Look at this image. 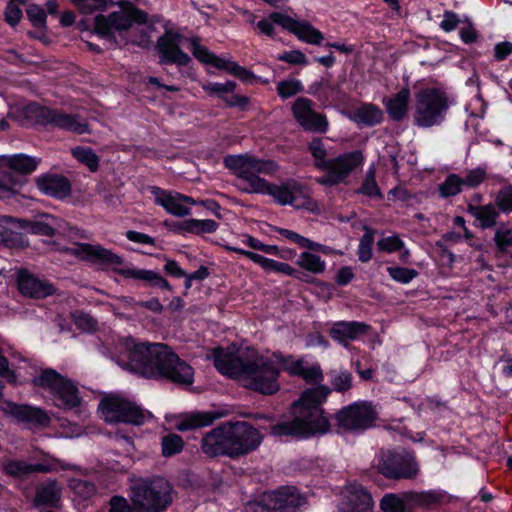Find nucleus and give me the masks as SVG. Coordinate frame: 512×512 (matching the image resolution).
Instances as JSON below:
<instances>
[{"instance_id":"obj_10","label":"nucleus","mask_w":512,"mask_h":512,"mask_svg":"<svg viewBox=\"0 0 512 512\" xmlns=\"http://www.w3.org/2000/svg\"><path fill=\"white\" fill-rule=\"evenodd\" d=\"M264 189L260 194L272 196L280 205H291L296 209H313V201L309 189L295 179H287L280 185L265 181Z\"/></svg>"},{"instance_id":"obj_35","label":"nucleus","mask_w":512,"mask_h":512,"mask_svg":"<svg viewBox=\"0 0 512 512\" xmlns=\"http://www.w3.org/2000/svg\"><path fill=\"white\" fill-rule=\"evenodd\" d=\"M60 497L61 489L57 485V482L55 480L49 481L46 484H41L36 487L34 505L55 507L60 500Z\"/></svg>"},{"instance_id":"obj_60","label":"nucleus","mask_w":512,"mask_h":512,"mask_svg":"<svg viewBox=\"0 0 512 512\" xmlns=\"http://www.w3.org/2000/svg\"><path fill=\"white\" fill-rule=\"evenodd\" d=\"M26 13L28 19L35 27L44 28L46 26V13L41 7L34 4L30 5L27 8Z\"/></svg>"},{"instance_id":"obj_15","label":"nucleus","mask_w":512,"mask_h":512,"mask_svg":"<svg viewBox=\"0 0 512 512\" xmlns=\"http://www.w3.org/2000/svg\"><path fill=\"white\" fill-rule=\"evenodd\" d=\"M377 419V412L367 402H356L342 408L336 414V420L340 427L350 430H365L373 426Z\"/></svg>"},{"instance_id":"obj_27","label":"nucleus","mask_w":512,"mask_h":512,"mask_svg":"<svg viewBox=\"0 0 512 512\" xmlns=\"http://www.w3.org/2000/svg\"><path fill=\"white\" fill-rule=\"evenodd\" d=\"M369 330V325L362 322H337L330 330V336L345 346L349 341L357 339L359 336L365 335Z\"/></svg>"},{"instance_id":"obj_40","label":"nucleus","mask_w":512,"mask_h":512,"mask_svg":"<svg viewBox=\"0 0 512 512\" xmlns=\"http://www.w3.org/2000/svg\"><path fill=\"white\" fill-rule=\"evenodd\" d=\"M218 223L212 219L197 220L189 219L177 226V229L183 230L192 234L201 235L205 233H213L217 230Z\"/></svg>"},{"instance_id":"obj_14","label":"nucleus","mask_w":512,"mask_h":512,"mask_svg":"<svg viewBox=\"0 0 512 512\" xmlns=\"http://www.w3.org/2000/svg\"><path fill=\"white\" fill-rule=\"evenodd\" d=\"M363 159L364 157L360 150L344 153L334 159H330L326 167L322 169L326 174L319 177L317 182L326 186L342 183L354 169L362 164Z\"/></svg>"},{"instance_id":"obj_28","label":"nucleus","mask_w":512,"mask_h":512,"mask_svg":"<svg viewBox=\"0 0 512 512\" xmlns=\"http://www.w3.org/2000/svg\"><path fill=\"white\" fill-rule=\"evenodd\" d=\"M152 193L155 196V202L162 206L168 213L177 217L190 214V208L184 206L181 202L180 193L172 194L158 187H154Z\"/></svg>"},{"instance_id":"obj_26","label":"nucleus","mask_w":512,"mask_h":512,"mask_svg":"<svg viewBox=\"0 0 512 512\" xmlns=\"http://www.w3.org/2000/svg\"><path fill=\"white\" fill-rule=\"evenodd\" d=\"M38 161L25 154L0 157V168L11 174L25 178L26 175L36 170Z\"/></svg>"},{"instance_id":"obj_41","label":"nucleus","mask_w":512,"mask_h":512,"mask_svg":"<svg viewBox=\"0 0 512 512\" xmlns=\"http://www.w3.org/2000/svg\"><path fill=\"white\" fill-rule=\"evenodd\" d=\"M382 116V111L372 104L363 105L355 111V119L367 126L380 123Z\"/></svg>"},{"instance_id":"obj_52","label":"nucleus","mask_w":512,"mask_h":512,"mask_svg":"<svg viewBox=\"0 0 512 512\" xmlns=\"http://www.w3.org/2000/svg\"><path fill=\"white\" fill-rule=\"evenodd\" d=\"M495 203L502 212H512V185H506L497 192Z\"/></svg>"},{"instance_id":"obj_48","label":"nucleus","mask_w":512,"mask_h":512,"mask_svg":"<svg viewBox=\"0 0 512 512\" xmlns=\"http://www.w3.org/2000/svg\"><path fill=\"white\" fill-rule=\"evenodd\" d=\"M309 151L315 159V167L322 170L326 167L330 159H327V150L320 138H314L309 143Z\"/></svg>"},{"instance_id":"obj_53","label":"nucleus","mask_w":512,"mask_h":512,"mask_svg":"<svg viewBox=\"0 0 512 512\" xmlns=\"http://www.w3.org/2000/svg\"><path fill=\"white\" fill-rule=\"evenodd\" d=\"M75 325L86 332L95 331L97 328V321L89 314L82 311H75L71 314Z\"/></svg>"},{"instance_id":"obj_63","label":"nucleus","mask_w":512,"mask_h":512,"mask_svg":"<svg viewBox=\"0 0 512 512\" xmlns=\"http://www.w3.org/2000/svg\"><path fill=\"white\" fill-rule=\"evenodd\" d=\"M494 241L501 252H506L508 246H512V231L499 228L495 232Z\"/></svg>"},{"instance_id":"obj_31","label":"nucleus","mask_w":512,"mask_h":512,"mask_svg":"<svg viewBox=\"0 0 512 512\" xmlns=\"http://www.w3.org/2000/svg\"><path fill=\"white\" fill-rule=\"evenodd\" d=\"M49 467L45 464H29L22 460H7L3 464V472L14 478H24L33 473H46Z\"/></svg>"},{"instance_id":"obj_47","label":"nucleus","mask_w":512,"mask_h":512,"mask_svg":"<svg viewBox=\"0 0 512 512\" xmlns=\"http://www.w3.org/2000/svg\"><path fill=\"white\" fill-rule=\"evenodd\" d=\"M358 193L366 195L368 197L382 199L383 195L380 191V188L376 182L375 177V169L370 168L366 173V176L362 182L361 187L358 190Z\"/></svg>"},{"instance_id":"obj_39","label":"nucleus","mask_w":512,"mask_h":512,"mask_svg":"<svg viewBox=\"0 0 512 512\" xmlns=\"http://www.w3.org/2000/svg\"><path fill=\"white\" fill-rule=\"evenodd\" d=\"M468 211L480 221V225L483 229L491 228L495 226L496 219L499 216V212L496 207L492 204L483 206H470Z\"/></svg>"},{"instance_id":"obj_16","label":"nucleus","mask_w":512,"mask_h":512,"mask_svg":"<svg viewBox=\"0 0 512 512\" xmlns=\"http://www.w3.org/2000/svg\"><path fill=\"white\" fill-rule=\"evenodd\" d=\"M62 253L71 254L80 260L90 262L101 268L118 266L123 263L122 257L101 245L78 243L76 247H59Z\"/></svg>"},{"instance_id":"obj_38","label":"nucleus","mask_w":512,"mask_h":512,"mask_svg":"<svg viewBox=\"0 0 512 512\" xmlns=\"http://www.w3.org/2000/svg\"><path fill=\"white\" fill-rule=\"evenodd\" d=\"M20 228L28 229L32 234L51 237L56 234V219L46 215L44 219L37 221L23 220Z\"/></svg>"},{"instance_id":"obj_61","label":"nucleus","mask_w":512,"mask_h":512,"mask_svg":"<svg viewBox=\"0 0 512 512\" xmlns=\"http://www.w3.org/2000/svg\"><path fill=\"white\" fill-rule=\"evenodd\" d=\"M110 512H135L134 505L122 496H113L109 501Z\"/></svg>"},{"instance_id":"obj_6","label":"nucleus","mask_w":512,"mask_h":512,"mask_svg":"<svg viewBox=\"0 0 512 512\" xmlns=\"http://www.w3.org/2000/svg\"><path fill=\"white\" fill-rule=\"evenodd\" d=\"M373 467L385 479L394 481L413 480L419 474L415 456L406 450L381 449Z\"/></svg>"},{"instance_id":"obj_13","label":"nucleus","mask_w":512,"mask_h":512,"mask_svg":"<svg viewBox=\"0 0 512 512\" xmlns=\"http://www.w3.org/2000/svg\"><path fill=\"white\" fill-rule=\"evenodd\" d=\"M147 20L148 16L144 11L130 7L126 10L113 12L108 17L102 14L97 15L95 17V30L99 35L115 41V37L111 32L112 29L117 31L127 30L133 22L143 24Z\"/></svg>"},{"instance_id":"obj_33","label":"nucleus","mask_w":512,"mask_h":512,"mask_svg":"<svg viewBox=\"0 0 512 512\" xmlns=\"http://www.w3.org/2000/svg\"><path fill=\"white\" fill-rule=\"evenodd\" d=\"M120 274L125 278H132L136 280L143 281L149 285L157 286L168 291H171L172 288L170 284L164 279L159 273L154 272L152 270L145 269H125L121 270Z\"/></svg>"},{"instance_id":"obj_55","label":"nucleus","mask_w":512,"mask_h":512,"mask_svg":"<svg viewBox=\"0 0 512 512\" xmlns=\"http://www.w3.org/2000/svg\"><path fill=\"white\" fill-rule=\"evenodd\" d=\"M279 233L286 237L287 239L295 242L298 244L301 248H308L311 250H317L320 248V245L317 243L312 242L311 240L299 235L298 233L288 230V229H280Z\"/></svg>"},{"instance_id":"obj_57","label":"nucleus","mask_w":512,"mask_h":512,"mask_svg":"<svg viewBox=\"0 0 512 512\" xmlns=\"http://www.w3.org/2000/svg\"><path fill=\"white\" fill-rule=\"evenodd\" d=\"M71 488L78 496L84 499L92 497L96 492V488L93 483L81 479L73 480L71 482Z\"/></svg>"},{"instance_id":"obj_17","label":"nucleus","mask_w":512,"mask_h":512,"mask_svg":"<svg viewBox=\"0 0 512 512\" xmlns=\"http://www.w3.org/2000/svg\"><path fill=\"white\" fill-rule=\"evenodd\" d=\"M312 100L299 97L292 105V114L296 122L308 132L325 133L328 130V120L324 114L313 108Z\"/></svg>"},{"instance_id":"obj_20","label":"nucleus","mask_w":512,"mask_h":512,"mask_svg":"<svg viewBox=\"0 0 512 512\" xmlns=\"http://www.w3.org/2000/svg\"><path fill=\"white\" fill-rule=\"evenodd\" d=\"M343 495L339 512H372L373 500L363 485L350 483L344 487Z\"/></svg>"},{"instance_id":"obj_43","label":"nucleus","mask_w":512,"mask_h":512,"mask_svg":"<svg viewBox=\"0 0 512 512\" xmlns=\"http://www.w3.org/2000/svg\"><path fill=\"white\" fill-rule=\"evenodd\" d=\"M161 447L162 455L164 457H171L179 454L183 450L184 440L178 434L169 433L162 437Z\"/></svg>"},{"instance_id":"obj_37","label":"nucleus","mask_w":512,"mask_h":512,"mask_svg":"<svg viewBox=\"0 0 512 512\" xmlns=\"http://www.w3.org/2000/svg\"><path fill=\"white\" fill-rule=\"evenodd\" d=\"M64 376L58 373L56 370L46 368L41 370L37 377L32 379L34 386L40 387L47 390L51 395L59 388V385L63 383Z\"/></svg>"},{"instance_id":"obj_3","label":"nucleus","mask_w":512,"mask_h":512,"mask_svg":"<svg viewBox=\"0 0 512 512\" xmlns=\"http://www.w3.org/2000/svg\"><path fill=\"white\" fill-rule=\"evenodd\" d=\"M331 391L327 385L306 389L291 406L292 418L271 426V434L305 438L326 433L330 428V423L323 415L321 404Z\"/></svg>"},{"instance_id":"obj_25","label":"nucleus","mask_w":512,"mask_h":512,"mask_svg":"<svg viewBox=\"0 0 512 512\" xmlns=\"http://www.w3.org/2000/svg\"><path fill=\"white\" fill-rule=\"evenodd\" d=\"M39 190L45 195L55 198H65L71 192V185L68 179L60 175H43L36 179Z\"/></svg>"},{"instance_id":"obj_44","label":"nucleus","mask_w":512,"mask_h":512,"mask_svg":"<svg viewBox=\"0 0 512 512\" xmlns=\"http://www.w3.org/2000/svg\"><path fill=\"white\" fill-rule=\"evenodd\" d=\"M363 230L364 234L358 246V257L361 262L366 263L372 258V245L374 243L375 231L368 226H364Z\"/></svg>"},{"instance_id":"obj_51","label":"nucleus","mask_w":512,"mask_h":512,"mask_svg":"<svg viewBox=\"0 0 512 512\" xmlns=\"http://www.w3.org/2000/svg\"><path fill=\"white\" fill-rule=\"evenodd\" d=\"M384 512H406L405 501L396 494H386L380 502Z\"/></svg>"},{"instance_id":"obj_36","label":"nucleus","mask_w":512,"mask_h":512,"mask_svg":"<svg viewBox=\"0 0 512 512\" xmlns=\"http://www.w3.org/2000/svg\"><path fill=\"white\" fill-rule=\"evenodd\" d=\"M26 183V178L0 168V199H9L19 193L20 188Z\"/></svg>"},{"instance_id":"obj_7","label":"nucleus","mask_w":512,"mask_h":512,"mask_svg":"<svg viewBox=\"0 0 512 512\" xmlns=\"http://www.w3.org/2000/svg\"><path fill=\"white\" fill-rule=\"evenodd\" d=\"M449 107L446 94L436 88H426L415 95L414 124L421 128L440 125Z\"/></svg>"},{"instance_id":"obj_42","label":"nucleus","mask_w":512,"mask_h":512,"mask_svg":"<svg viewBox=\"0 0 512 512\" xmlns=\"http://www.w3.org/2000/svg\"><path fill=\"white\" fill-rule=\"evenodd\" d=\"M71 153L75 159L86 165L91 172L98 170L99 157L91 148L77 146L72 148Z\"/></svg>"},{"instance_id":"obj_34","label":"nucleus","mask_w":512,"mask_h":512,"mask_svg":"<svg viewBox=\"0 0 512 512\" xmlns=\"http://www.w3.org/2000/svg\"><path fill=\"white\" fill-rule=\"evenodd\" d=\"M218 415L212 412H193L185 415L178 423L177 430L188 431L211 425Z\"/></svg>"},{"instance_id":"obj_62","label":"nucleus","mask_w":512,"mask_h":512,"mask_svg":"<svg viewBox=\"0 0 512 512\" xmlns=\"http://www.w3.org/2000/svg\"><path fill=\"white\" fill-rule=\"evenodd\" d=\"M331 383L335 391L346 392L352 387V375L349 372H340Z\"/></svg>"},{"instance_id":"obj_23","label":"nucleus","mask_w":512,"mask_h":512,"mask_svg":"<svg viewBox=\"0 0 512 512\" xmlns=\"http://www.w3.org/2000/svg\"><path fill=\"white\" fill-rule=\"evenodd\" d=\"M202 452L210 458L227 456L230 458L229 440L225 423L207 432L201 440Z\"/></svg>"},{"instance_id":"obj_58","label":"nucleus","mask_w":512,"mask_h":512,"mask_svg":"<svg viewBox=\"0 0 512 512\" xmlns=\"http://www.w3.org/2000/svg\"><path fill=\"white\" fill-rule=\"evenodd\" d=\"M389 275L396 281L408 283L417 276V271L404 267H389L387 269Z\"/></svg>"},{"instance_id":"obj_50","label":"nucleus","mask_w":512,"mask_h":512,"mask_svg":"<svg viewBox=\"0 0 512 512\" xmlns=\"http://www.w3.org/2000/svg\"><path fill=\"white\" fill-rule=\"evenodd\" d=\"M276 90L281 98L287 99L300 93L303 86L299 80L291 78L278 82Z\"/></svg>"},{"instance_id":"obj_49","label":"nucleus","mask_w":512,"mask_h":512,"mask_svg":"<svg viewBox=\"0 0 512 512\" xmlns=\"http://www.w3.org/2000/svg\"><path fill=\"white\" fill-rule=\"evenodd\" d=\"M462 186V178L456 174H451L439 185V192L442 197L455 196L461 192Z\"/></svg>"},{"instance_id":"obj_21","label":"nucleus","mask_w":512,"mask_h":512,"mask_svg":"<svg viewBox=\"0 0 512 512\" xmlns=\"http://www.w3.org/2000/svg\"><path fill=\"white\" fill-rule=\"evenodd\" d=\"M19 292L28 298L42 299L56 293V288L45 279H40L27 269H20L17 273Z\"/></svg>"},{"instance_id":"obj_29","label":"nucleus","mask_w":512,"mask_h":512,"mask_svg":"<svg viewBox=\"0 0 512 512\" xmlns=\"http://www.w3.org/2000/svg\"><path fill=\"white\" fill-rule=\"evenodd\" d=\"M56 406L63 409H73L80 405L81 397L76 385L68 378L64 377L63 383L52 395Z\"/></svg>"},{"instance_id":"obj_59","label":"nucleus","mask_w":512,"mask_h":512,"mask_svg":"<svg viewBox=\"0 0 512 512\" xmlns=\"http://www.w3.org/2000/svg\"><path fill=\"white\" fill-rule=\"evenodd\" d=\"M377 247L380 251L392 253L402 250L404 243L398 236H390L380 239L377 242Z\"/></svg>"},{"instance_id":"obj_32","label":"nucleus","mask_w":512,"mask_h":512,"mask_svg":"<svg viewBox=\"0 0 512 512\" xmlns=\"http://www.w3.org/2000/svg\"><path fill=\"white\" fill-rule=\"evenodd\" d=\"M410 90L402 88L386 102V109L389 117L394 121L403 120L408 112Z\"/></svg>"},{"instance_id":"obj_45","label":"nucleus","mask_w":512,"mask_h":512,"mask_svg":"<svg viewBox=\"0 0 512 512\" xmlns=\"http://www.w3.org/2000/svg\"><path fill=\"white\" fill-rule=\"evenodd\" d=\"M297 264L314 274L322 273L325 270V262L321 260L320 256L309 252L301 253Z\"/></svg>"},{"instance_id":"obj_46","label":"nucleus","mask_w":512,"mask_h":512,"mask_svg":"<svg viewBox=\"0 0 512 512\" xmlns=\"http://www.w3.org/2000/svg\"><path fill=\"white\" fill-rule=\"evenodd\" d=\"M405 500L415 507L428 508L439 501L434 492H409L405 494Z\"/></svg>"},{"instance_id":"obj_56","label":"nucleus","mask_w":512,"mask_h":512,"mask_svg":"<svg viewBox=\"0 0 512 512\" xmlns=\"http://www.w3.org/2000/svg\"><path fill=\"white\" fill-rule=\"evenodd\" d=\"M193 56L200 62L208 64L211 61L213 53H211L205 46L201 45L200 38L193 37L189 40Z\"/></svg>"},{"instance_id":"obj_9","label":"nucleus","mask_w":512,"mask_h":512,"mask_svg":"<svg viewBox=\"0 0 512 512\" xmlns=\"http://www.w3.org/2000/svg\"><path fill=\"white\" fill-rule=\"evenodd\" d=\"M225 425L232 459L255 451L262 443L263 435L248 422H226Z\"/></svg>"},{"instance_id":"obj_11","label":"nucleus","mask_w":512,"mask_h":512,"mask_svg":"<svg viewBox=\"0 0 512 512\" xmlns=\"http://www.w3.org/2000/svg\"><path fill=\"white\" fill-rule=\"evenodd\" d=\"M102 416L107 423H127L142 425L145 421V412L135 403L120 396H108L99 404Z\"/></svg>"},{"instance_id":"obj_18","label":"nucleus","mask_w":512,"mask_h":512,"mask_svg":"<svg viewBox=\"0 0 512 512\" xmlns=\"http://www.w3.org/2000/svg\"><path fill=\"white\" fill-rule=\"evenodd\" d=\"M185 38L173 31H166L157 40L156 48L160 56V62L164 64H176L186 66L191 61L188 54L181 50V43Z\"/></svg>"},{"instance_id":"obj_2","label":"nucleus","mask_w":512,"mask_h":512,"mask_svg":"<svg viewBox=\"0 0 512 512\" xmlns=\"http://www.w3.org/2000/svg\"><path fill=\"white\" fill-rule=\"evenodd\" d=\"M213 358L221 374L238 380L245 388L264 395L275 394L280 389L278 377L282 363L248 352L228 353L222 348L214 349Z\"/></svg>"},{"instance_id":"obj_22","label":"nucleus","mask_w":512,"mask_h":512,"mask_svg":"<svg viewBox=\"0 0 512 512\" xmlns=\"http://www.w3.org/2000/svg\"><path fill=\"white\" fill-rule=\"evenodd\" d=\"M304 502L305 498L294 487L282 488L264 498V504L270 512H296Z\"/></svg>"},{"instance_id":"obj_5","label":"nucleus","mask_w":512,"mask_h":512,"mask_svg":"<svg viewBox=\"0 0 512 512\" xmlns=\"http://www.w3.org/2000/svg\"><path fill=\"white\" fill-rule=\"evenodd\" d=\"M223 163L242 180L243 185H237V187L245 193L262 192L266 180L259 177V174L269 175L278 170L276 162L258 159L249 154L227 155L224 157Z\"/></svg>"},{"instance_id":"obj_54","label":"nucleus","mask_w":512,"mask_h":512,"mask_svg":"<svg viewBox=\"0 0 512 512\" xmlns=\"http://www.w3.org/2000/svg\"><path fill=\"white\" fill-rule=\"evenodd\" d=\"M487 177L486 170L482 167H478L468 171L466 176L462 178L463 186L469 188H475L485 181Z\"/></svg>"},{"instance_id":"obj_19","label":"nucleus","mask_w":512,"mask_h":512,"mask_svg":"<svg viewBox=\"0 0 512 512\" xmlns=\"http://www.w3.org/2000/svg\"><path fill=\"white\" fill-rule=\"evenodd\" d=\"M2 411L5 415L28 426L46 427L50 424V417L43 409L28 404L6 401Z\"/></svg>"},{"instance_id":"obj_24","label":"nucleus","mask_w":512,"mask_h":512,"mask_svg":"<svg viewBox=\"0 0 512 512\" xmlns=\"http://www.w3.org/2000/svg\"><path fill=\"white\" fill-rule=\"evenodd\" d=\"M283 370L292 376L301 377L305 382L318 384L323 381L324 376L319 364L306 365L302 359L287 358L282 361Z\"/></svg>"},{"instance_id":"obj_30","label":"nucleus","mask_w":512,"mask_h":512,"mask_svg":"<svg viewBox=\"0 0 512 512\" xmlns=\"http://www.w3.org/2000/svg\"><path fill=\"white\" fill-rule=\"evenodd\" d=\"M23 220L15 219L10 216L0 217V242H3L10 248H22L27 246L22 234L7 227V225L20 227Z\"/></svg>"},{"instance_id":"obj_4","label":"nucleus","mask_w":512,"mask_h":512,"mask_svg":"<svg viewBox=\"0 0 512 512\" xmlns=\"http://www.w3.org/2000/svg\"><path fill=\"white\" fill-rule=\"evenodd\" d=\"M173 488L160 476L133 480L129 487V499L135 512H164L172 504Z\"/></svg>"},{"instance_id":"obj_12","label":"nucleus","mask_w":512,"mask_h":512,"mask_svg":"<svg viewBox=\"0 0 512 512\" xmlns=\"http://www.w3.org/2000/svg\"><path fill=\"white\" fill-rule=\"evenodd\" d=\"M27 111L32 114L35 122L39 125L52 124L58 128L80 135L91 132L89 123L77 114H67L60 110L37 105L28 106Z\"/></svg>"},{"instance_id":"obj_8","label":"nucleus","mask_w":512,"mask_h":512,"mask_svg":"<svg viewBox=\"0 0 512 512\" xmlns=\"http://www.w3.org/2000/svg\"><path fill=\"white\" fill-rule=\"evenodd\" d=\"M277 24L283 29L296 35L300 40L313 45H320L324 39L323 34L314 28L308 21H297L286 14L272 12L268 19H262L257 23L260 32L267 36L274 35V26Z\"/></svg>"},{"instance_id":"obj_1","label":"nucleus","mask_w":512,"mask_h":512,"mask_svg":"<svg viewBox=\"0 0 512 512\" xmlns=\"http://www.w3.org/2000/svg\"><path fill=\"white\" fill-rule=\"evenodd\" d=\"M116 363L122 369L148 379L164 378L186 386L194 381V369L163 343L127 342Z\"/></svg>"},{"instance_id":"obj_64","label":"nucleus","mask_w":512,"mask_h":512,"mask_svg":"<svg viewBox=\"0 0 512 512\" xmlns=\"http://www.w3.org/2000/svg\"><path fill=\"white\" fill-rule=\"evenodd\" d=\"M278 60L293 65H306L308 63L306 56L300 50L285 52L278 57Z\"/></svg>"}]
</instances>
